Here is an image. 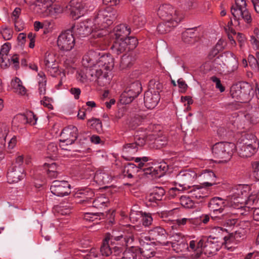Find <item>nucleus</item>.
I'll list each match as a JSON object with an SVG mask.
<instances>
[{
    "mask_svg": "<svg viewBox=\"0 0 259 259\" xmlns=\"http://www.w3.org/2000/svg\"><path fill=\"white\" fill-rule=\"evenodd\" d=\"M226 205V202L220 197H214L212 198L209 203L208 207L212 211L211 219L215 221H220L223 219V212L225 207Z\"/></svg>",
    "mask_w": 259,
    "mask_h": 259,
    "instance_id": "obj_15",
    "label": "nucleus"
},
{
    "mask_svg": "<svg viewBox=\"0 0 259 259\" xmlns=\"http://www.w3.org/2000/svg\"><path fill=\"white\" fill-rule=\"evenodd\" d=\"M204 187H203L202 185L201 186H193L192 189L190 191V192L193 193V196L196 198L199 199L200 198H203L205 196V195H204L202 192L203 191V188Z\"/></svg>",
    "mask_w": 259,
    "mask_h": 259,
    "instance_id": "obj_45",
    "label": "nucleus"
},
{
    "mask_svg": "<svg viewBox=\"0 0 259 259\" xmlns=\"http://www.w3.org/2000/svg\"><path fill=\"white\" fill-rule=\"evenodd\" d=\"M140 168L134 163H129L125 165L122 170L124 178H132L138 172Z\"/></svg>",
    "mask_w": 259,
    "mask_h": 259,
    "instance_id": "obj_30",
    "label": "nucleus"
},
{
    "mask_svg": "<svg viewBox=\"0 0 259 259\" xmlns=\"http://www.w3.org/2000/svg\"><path fill=\"white\" fill-rule=\"evenodd\" d=\"M151 193L157 196V199L161 200L165 194V191L162 187H155Z\"/></svg>",
    "mask_w": 259,
    "mask_h": 259,
    "instance_id": "obj_53",
    "label": "nucleus"
},
{
    "mask_svg": "<svg viewBox=\"0 0 259 259\" xmlns=\"http://www.w3.org/2000/svg\"><path fill=\"white\" fill-rule=\"evenodd\" d=\"M142 85L139 81L132 83L120 96V101L124 104L131 103L142 91Z\"/></svg>",
    "mask_w": 259,
    "mask_h": 259,
    "instance_id": "obj_14",
    "label": "nucleus"
},
{
    "mask_svg": "<svg viewBox=\"0 0 259 259\" xmlns=\"http://www.w3.org/2000/svg\"><path fill=\"white\" fill-rule=\"evenodd\" d=\"M94 196L93 191L89 188H85L77 191L74 194V198L77 203L88 204Z\"/></svg>",
    "mask_w": 259,
    "mask_h": 259,
    "instance_id": "obj_20",
    "label": "nucleus"
},
{
    "mask_svg": "<svg viewBox=\"0 0 259 259\" xmlns=\"http://www.w3.org/2000/svg\"><path fill=\"white\" fill-rule=\"evenodd\" d=\"M211 235L213 238H216L217 240H219V238L224 237L225 235L228 233L227 230L220 227H213L211 230Z\"/></svg>",
    "mask_w": 259,
    "mask_h": 259,
    "instance_id": "obj_35",
    "label": "nucleus"
},
{
    "mask_svg": "<svg viewBox=\"0 0 259 259\" xmlns=\"http://www.w3.org/2000/svg\"><path fill=\"white\" fill-rule=\"evenodd\" d=\"M149 235L152 240H155L160 243L164 245L163 242L166 238L167 234L165 230L159 226H157L149 231Z\"/></svg>",
    "mask_w": 259,
    "mask_h": 259,
    "instance_id": "obj_23",
    "label": "nucleus"
},
{
    "mask_svg": "<svg viewBox=\"0 0 259 259\" xmlns=\"http://www.w3.org/2000/svg\"><path fill=\"white\" fill-rule=\"evenodd\" d=\"M250 187L248 185H239L234 187L228 196V200L231 205L236 209L245 206L248 200H253L250 195Z\"/></svg>",
    "mask_w": 259,
    "mask_h": 259,
    "instance_id": "obj_4",
    "label": "nucleus"
},
{
    "mask_svg": "<svg viewBox=\"0 0 259 259\" xmlns=\"http://www.w3.org/2000/svg\"><path fill=\"white\" fill-rule=\"evenodd\" d=\"M253 175L255 179L259 181V163L253 162L252 164Z\"/></svg>",
    "mask_w": 259,
    "mask_h": 259,
    "instance_id": "obj_64",
    "label": "nucleus"
},
{
    "mask_svg": "<svg viewBox=\"0 0 259 259\" xmlns=\"http://www.w3.org/2000/svg\"><path fill=\"white\" fill-rule=\"evenodd\" d=\"M97 54L90 51L83 56L82 64L85 67H93L99 77H104L107 74L108 78V84L110 80L111 71L114 65V59L109 55H103L97 60Z\"/></svg>",
    "mask_w": 259,
    "mask_h": 259,
    "instance_id": "obj_3",
    "label": "nucleus"
},
{
    "mask_svg": "<svg viewBox=\"0 0 259 259\" xmlns=\"http://www.w3.org/2000/svg\"><path fill=\"white\" fill-rule=\"evenodd\" d=\"M130 33V28L126 24H121L114 28L111 36L113 38L125 39Z\"/></svg>",
    "mask_w": 259,
    "mask_h": 259,
    "instance_id": "obj_24",
    "label": "nucleus"
},
{
    "mask_svg": "<svg viewBox=\"0 0 259 259\" xmlns=\"http://www.w3.org/2000/svg\"><path fill=\"white\" fill-rule=\"evenodd\" d=\"M117 16V12L112 8L107 7L99 10L93 20L88 19L72 27L73 34L79 37H85L89 34L94 38L105 36L106 30Z\"/></svg>",
    "mask_w": 259,
    "mask_h": 259,
    "instance_id": "obj_1",
    "label": "nucleus"
},
{
    "mask_svg": "<svg viewBox=\"0 0 259 259\" xmlns=\"http://www.w3.org/2000/svg\"><path fill=\"white\" fill-rule=\"evenodd\" d=\"M88 124L97 133H101L102 131V124L99 119L95 118L90 120L88 121Z\"/></svg>",
    "mask_w": 259,
    "mask_h": 259,
    "instance_id": "obj_42",
    "label": "nucleus"
},
{
    "mask_svg": "<svg viewBox=\"0 0 259 259\" xmlns=\"http://www.w3.org/2000/svg\"><path fill=\"white\" fill-rule=\"evenodd\" d=\"M48 153L52 156L56 155L58 150L57 145L55 143H50L47 147Z\"/></svg>",
    "mask_w": 259,
    "mask_h": 259,
    "instance_id": "obj_56",
    "label": "nucleus"
},
{
    "mask_svg": "<svg viewBox=\"0 0 259 259\" xmlns=\"http://www.w3.org/2000/svg\"><path fill=\"white\" fill-rule=\"evenodd\" d=\"M146 19L145 16L143 14L135 15L133 17V23L137 27H142L146 23Z\"/></svg>",
    "mask_w": 259,
    "mask_h": 259,
    "instance_id": "obj_43",
    "label": "nucleus"
},
{
    "mask_svg": "<svg viewBox=\"0 0 259 259\" xmlns=\"http://www.w3.org/2000/svg\"><path fill=\"white\" fill-rule=\"evenodd\" d=\"M24 171L23 166L12 165L7 173L8 183L10 184L18 183L24 178Z\"/></svg>",
    "mask_w": 259,
    "mask_h": 259,
    "instance_id": "obj_19",
    "label": "nucleus"
},
{
    "mask_svg": "<svg viewBox=\"0 0 259 259\" xmlns=\"http://www.w3.org/2000/svg\"><path fill=\"white\" fill-rule=\"evenodd\" d=\"M113 44L111 47L113 52L117 55L120 54L125 51L127 49V42L124 39L114 38Z\"/></svg>",
    "mask_w": 259,
    "mask_h": 259,
    "instance_id": "obj_29",
    "label": "nucleus"
},
{
    "mask_svg": "<svg viewBox=\"0 0 259 259\" xmlns=\"http://www.w3.org/2000/svg\"><path fill=\"white\" fill-rule=\"evenodd\" d=\"M240 85L241 87V94L243 99L249 94L250 91L253 90V88L247 82L240 83Z\"/></svg>",
    "mask_w": 259,
    "mask_h": 259,
    "instance_id": "obj_47",
    "label": "nucleus"
},
{
    "mask_svg": "<svg viewBox=\"0 0 259 259\" xmlns=\"http://www.w3.org/2000/svg\"><path fill=\"white\" fill-rule=\"evenodd\" d=\"M59 49L62 51H69L75 45V38L71 30L62 32L58 37L57 41Z\"/></svg>",
    "mask_w": 259,
    "mask_h": 259,
    "instance_id": "obj_13",
    "label": "nucleus"
},
{
    "mask_svg": "<svg viewBox=\"0 0 259 259\" xmlns=\"http://www.w3.org/2000/svg\"><path fill=\"white\" fill-rule=\"evenodd\" d=\"M231 94L232 98L238 100H243L241 94V87L240 85V83L234 85L231 87Z\"/></svg>",
    "mask_w": 259,
    "mask_h": 259,
    "instance_id": "obj_41",
    "label": "nucleus"
},
{
    "mask_svg": "<svg viewBox=\"0 0 259 259\" xmlns=\"http://www.w3.org/2000/svg\"><path fill=\"white\" fill-rule=\"evenodd\" d=\"M259 146H244L242 144L237 145L238 148V153L242 157H250L254 155L257 151Z\"/></svg>",
    "mask_w": 259,
    "mask_h": 259,
    "instance_id": "obj_27",
    "label": "nucleus"
},
{
    "mask_svg": "<svg viewBox=\"0 0 259 259\" xmlns=\"http://www.w3.org/2000/svg\"><path fill=\"white\" fill-rule=\"evenodd\" d=\"M108 203V198L101 195L93 201V206L97 208H103L107 206Z\"/></svg>",
    "mask_w": 259,
    "mask_h": 259,
    "instance_id": "obj_36",
    "label": "nucleus"
},
{
    "mask_svg": "<svg viewBox=\"0 0 259 259\" xmlns=\"http://www.w3.org/2000/svg\"><path fill=\"white\" fill-rule=\"evenodd\" d=\"M175 221L179 227H181L186 225L187 223L190 224L193 223L195 220L192 218H182L177 219Z\"/></svg>",
    "mask_w": 259,
    "mask_h": 259,
    "instance_id": "obj_57",
    "label": "nucleus"
},
{
    "mask_svg": "<svg viewBox=\"0 0 259 259\" xmlns=\"http://www.w3.org/2000/svg\"><path fill=\"white\" fill-rule=\"evenodd\" d=\"M83 67V69L77 72L76 77L78 81L82 83L95 81L101 87L108 84V78H107V74L104 77H99L96 72H94L95 69L93 67Z\"/></svg>",
    "mask_w": 259,
    "mask_h": 259,
    "instance_id": "obj_5",
    "label": "nucleus"
},
{
    "mask_svg": "<svg viewBox=\"0 0 259 259\" xmlns=\"http://www.w3.org/2000/svg\"><path fill=\"white\" fill-rule=\"evenodd\" d=\"M177 26L172 25V23L168 21H163V22L157 26V30L159 33L164 34L169 32L173 27Z\"/></svg>",
    "mask_w": 259,
    "mask_h": 259,
    "instance_id": "obj_34",
    "label": "nucleus"
},
{
    "mask_svg": "<svg viewBox=\"0 0 259 259\" xmlns=\"http://www.w3.org/2000/svg\"><path fill=\"white\" fill-rule=\"evenodd\" d=\"M134 159L136 162L139 163L138 166L142 169L145 165V162L148 161L149 158L147 157H143L142 158L137 157Z\"/></svg>",
    "mask_w": 259,
    "mask_h": 259,
    "instance_id": "obj_61",
    "label": "nucleus"
},
{
    "mask_svg": "<svg viewBox=\"0 0 259 259\" xmlns=\"http://www.w3.org/2000/svg\"><path fill=\"white\" fill-rule=\"evenodd\" d=\"M25 114H19L16 115L13 120L12 123L14 126H19L20 124H25L27 123Z\"/></svg>",
    "mask_w": 259,
    "mask_h": 259,
    "instance_id": "obj_44",
    "label": "nucleus"
},
{
    "mask_svg": "<svg viewBox=\"0 0 259 259\" xmlns=\"http://www.w3.org/2000/svg\"><path fill=\"white\" fill-rule=\"evenodd\" d=\"M56 61L55 55L53 53H46L44 60L46 69L56 65Z\"/></svg>",
    "mask_w": 259,
    "mask_h": 259,
    "instance_id": "obj_40",
    "label": "nucleus"
},
{
    "mask_svg": "<svg viewBox=\"0 0 259 259\" xmlns=\"http://www.w3.org/2000/svg\"><path fill=\"white\" fill-rule=\"evenodd\" d=\"M112 177L106 169H99L94 175V180L99 185H104L110 183Z\"/></svg>",
    "mask_w": 259,
    "mask_h": 259,
    "instance_id": "obj_25",
    "label": "nucleus"
},
{
    "mask_svg": "<svg viewBox=\"0 0 259 259\" xmlns=\"http://www.w3.org/2000/svg\"><path fill=\"white\" fill-rule=\"evenodd\" d=\"M50 190L58 197H64L71 193V186L66 181H54L50 186Z\"/></svg>",
    "mask_w": 259,
    "mask_h": 259,
    "instance_id": "obj_16",
    "label": "nucleus"
},
{
    "mask_svg": "<svg viewBox=\"0 0 259 259\" xmlns=\"http://www.w3.org/2000/svg\"><path fill=\"white\" fill-rule=\"evenodd\" d=\"M141 221L145 227H148L151 225L153 222V218L150 213L143 212V216L141 218Z\"/></svg>",
    "mask_w": 259,
    "mask_h": 259,
    "instance_id": "obj_51",
    "label": "nucleus"
},
{
    "mask_svg": "<svg viewBox=\"0 0 259 259\" xmlns=\"http://www.w3.org/2000/svg\"><path fill=\"white\" fill-rule=\"evenodd\" d=\"M144 138L136 137L134 142L125 144L122 148V157L126 160H132L135 158L133 155L145 144Z\"/></svg>",
    "mask_w": 259,
    "mask_h": 259,
    "instance_id": "obj_12",
    "label": "nucleus"
},
{
    "mask_svg": "<svg viewBox=\"0 0 259 259\" xmlns=\"http://www.w3.org/2000/svg\"><path fill=\"white\" fill-rule=\"evenodd\" d=\"M135 233V226H128L122 230H113L111 234L107 233L100 248L102 255L108 256L112 253L118 255L125 247H133Z\"/></svg>",
    "mask_w": 259,
    "mask_h": 259,
    "instance_id": "obj_2",
    "label": "nucleus"
},
{
    "mask_svg": "<svg viewBox=\"0 0 259 259\" xmlns=\"http://www.w3.org/2000/svg\"><path fill=\"white\" fill-rule=\"evenodd\" d=\"M48 73L52 77H56L58 76L61 77V80H65V73L59 69L58 65H55L53 66L46 68Z\"/></svg>",
    "mask_w": 259,
    "mask_h": 259,
    "instance_id": "obj_33",
    "label": "nucleus"
},
{
    "mask_svg": "<svg viewBox=\"0 0 259 259\" xmlns=\"http://www.w3.org/2000/svg\"><path fill=\"white\" fill-rule=\"evenodd\" d=\"M197 173L196 171L186 169L181 171L176 176V184L180 187L182 190H186L191 188V185L197 179Z\"/></svg>",
    "mask_w": 259,
    "mask_h": 259,
    "instance_id": "obj_11",
    "label": "nucleus"
},
{
    "mask_svg": "<svg viewBox=\"0 0 259 259\" xmlns=\"http://www.w3.org/2000/svg\"><path fill=\"white\" fill-rule=\"evenodd\" d=\"M11 85L13 91L21 95H24L26 94V90L23 85L21 80L18 77H15L11 82Z\"/></svg>",
    "mask_w": 259,
    "mask_h": 259,
    "instance_id": "obj_31",
    "label": "nucleus"
},
{
    "mask_svg": "<svg viewBox=\"0 0 259 259\" xmlns=\"http://www.w3.org/2000/svg\"><path fill=\"white\" fill-rule=\"evenodd\" d=\"M39 92L40 95H44L46 93V86L47 79L45 73L43 72H40L38 73Z\"/></svg>",
    "mask_w": 259,
    "mask_h": 259,
    "instance_id": "obj_38",
    "label": "nucleus"
},
{
    "mask_svg": "<svg viewBox=\"0 0 259 259\" xmlns=\"http://www.w3.org/2000/svg\"><path fill=\"white\" fill-rule=\"evenodd\" d=\"M231 12L235 19L238 21L242 20L248 25L251 23L252 17L250 13L246 8V3L245 0H235V4L232 6Z\"/></svg>",
    "mask_w": 259,
    "mask_h": 259,
    "instance_id": "obj_10",
    "label": "nucleus"
},
{
    "mask_svg": "<svg viewBox=\"0 0 259 259\" xmlns=\"http://www.w3.org/2000/svg\"><path fill=\"white\" fill-rule=\"evenodd\" d=\"M140 253L144 257L147 259L154 256L155 254L153 247L149 244L140 248Z\"/></svg>",
    "mask_w": 259,
    "mask_h": 259,
    "instance_id": "obj_37",
    "label": "nucleus"
},
{
    "mask_svg": "<svg viewBox=\"0 0 259 259\" xmlns=\"http://www.w3.org/2000/svg\"><path fill=\"white\" fill-rule=\"evenodd\" d=\"M84 259H99L97 250L95 248L91 249L85 256Z\"/></svg>",
    "mask_w": 259,
    "mask_h": 259,
    "instance_id": "obj_60",
    "label": "nucleus"
},
{
    "mask_svg": "<svg viewBox=\"0 0 259 259\" xmlns=\"http://www.w3.org/2000/svg\"><path fill=\"white\" fill-rule=\"evenodd\" d=\"M69 6L70 15L72 19L75 20L83 16L87 12L92 11L95 7V3L87 1L82 3L80 0H71Z\"/></svg>",
    "mask_w": 259,
    "mask_h": 259,
    "instance_id": "obj_9",
    "label": "nucleus"
},
{
    "mask_svg": "<svg viewBox=\"0 0 259 259\" xmlns=\"http://www.w3.org/2000/svg\"><path fill=\"white\" fill-rule=\"evenodd\" d=\"M170 241L165 242L164 245L168 246L169 245L174 248V250L177 252L179 251L178 248L177 246L180 247L182 246L184 248H188V245L182 240H183V235L181 233H175L170 237Z\"/></svg>",
    "mask_w": 259,
    "mask_h": 259,
    "instance_id": "obj_22",
    "label": "nucleus"
},
{
    "mask_svg": "<svg viewBox=\"0 0 259 259\" xmlns=\"http://www.w3.org/2000/svg\"><path fill=\"white\" fill-rule=\"evenodd\" d=\"M11 49V45L9 42L4 44L1 47L0 55L2 56V59L4 56H7L9 53Z\"/></svg>",
    "mask_w": 259,
    "mask_h": 259,
    "instance_id": "obj_59",
    "label": "nucleus"
},
{
    "mask_svg": "<svg viewBox=\"0 0 259 259\" xmlns=\"http://www.w3.org/2000/svg\"><path fill=\"white\" fill-rule=\"evenodd\" d=\"M25 116L26 117V120H28L27 123L31 125H35L36 123L37 118L32 111L27 112L25 114Z\"/></svg>",
    "mask_w": 259,
    "mask_h": 259,
    "instance_id": "obj_54",
    "label": "nucleus"
},
{
    "mask_svg": "<svg viewBox=\"0 0 259 259\" xmlns=\"http://www.w3.org/2000/svg\"><path fill=\"white\" fill-rule=\"evenodd\" d=\"M157 15L163 21H168L173 25H178L182 19L179 12L170 4H165L160 6Z\"/></svg>",
    "mask_w": 259,
    "mask_h": 259,
    "instance_id": "obj_7",
    "label": "nucleus"
},
{
    "mask_svg": "<svg viewBox=\"0 0 259 259\" xmlns=\"http://www.w3.org/2000/svg\"><path fill=\"white\" fill-rule=\"evenodd\" d=\"M180 203L185 208H191L194 205V202L189 197L183 196L180 198Z\"/></svg>",
    "mask_w": 259,
    "mask_h": 259,
    "instance_id": "obj_46",
    "label": "nucleus"
},
{
    "mask_svg": "<svg viewBox=\"0 0 259 259\" xmlns=\"http://www.w3.org/2000/svg\"><path fill=\"white\" fill-rule=\"evenodd\" d=\"M51 25V21H45L44 23H41L39 21H35L34 23V28L35 31H38L41 28H44L45 29H47L48 27H49Z\"/></svg>",
    "mask_w": 259,
    "mask_h": 259,
    "instance_id": "obj_55",
    "label": "nucleus"
},
{
    "mask_svg": "<svg viewBox=\"0 0 259 259\" xmlns=\"http://www.w3.org/2000/svg\"><path fill=\"white\" fill-rule=\"evenodd\" d=\"M197 179L203 187H207L216 184L217 177L211 170H202L200 173L197 174Z\"/></svg>",
    "mask_w": 259,
    "mask_h": 259,
    "instance_id": "obj_18",
    "label": "nucleus"
},
{
    "mask_svg": "<svg viewBox=\"0 0 259 259\" xmlns=\"http://www.w3.org/2000/svg\"><path fill=\"white\" fill-rule=\"evenodd\" d=\"M14 23L15 30L17 31H22L24 28V24L20 19L13 21Z\"/></svg>",
    "mask_w": 259,
    "mask_h": 259,
    "instance_id": "obj_62",
    "label": "nucleus"
},
{
    "mask_svg": "<svg viewBox=\"0 0 259 259\" xmlns=\"http://www.w3.org/2000/svg\"><path fill=\"white\" fill-rule=\"evenodd\" d=\"M241 144L247 146H259L257 138L250 134H244L241 136L237 145Z\"/></svg>",
    "mask_w": 259,
    "mask_h": 259,
    "instance_id": "obj_28",
    "label": "nucleus"
},
{
    "mask_svg": "<svg viewBox=\"0 0 259 259\" xmlns=\"http://www.w3.org/2000/svg\"><path fill=\"white\" fill-rule=\"evenodd\" d=\"M131 58L128 56H123L121 58L120 65L122 68L128 67L130 66V62Z\"/></svg>",
    "mask_w": 259,
    "mask_h": 259,
    "instance_id": "obj_63",
    "label": "nucleus"
},
{
    "mask_svg": "<svg viewBox=\"0 0 259 259\" xmlns=\"http://www.w3.org/2000/svg\"><path fill=\"white\" fill-rule=\"evenodd\" d=\"M248 61L249 66L254 70L259 69V61L255 58L252 55H249L248 57Z\"/></svg>",
    "mask_w": 259,
    "mask_h": 259,
    "instance_id": "obj_52",
    "label": "nucleus"
},
{
    "mask_svg": "<svg viewBox=\"0 0 259 259\" xmlns=\"http://www.w3.org/2000/svg\"><path fill=\"white\" fill-rule=\"evenodd\" d=\"M143 212L132 210L130 214V219L131 222L135 223L141 220Z\"/></svg>",
    "mask_w": 259,
    "mask_h": 259,
    "instance_id": "obj_49",
    "label": "nucleus"
},
{
    "mask_svg": "<svg viewBox=\"0 0 259 259\" xmlns=\"http://www.w3.org/2000/svg\"><path fill=\"white\" fill-rule=\"evenodd\" d=\"M78 136V129L72 125L64 128L60 135L61 138L64 141H67L68 144H73Z\"/></svg>",
    "mask_w": 259,
    "mask_h": 259,
    "instance_id": "obj_21",
    "label": "nucleus"
},
{
    "mask_svg": "<svg viewBox=\"0 0 259 259\" xmlns=\"http://www.w3.org/2000/svg\"><path fill=\"white\" fill-rule=\"evenodd\" d=\"M121 259H137V255L135 252L128 249L123 253V256Z\"/></svg>",
    "mask_w": 259,
    "mask_h": 259,
    "instance_id": "obj_58",
    "label": "nucleus"
},
{
    "mask_svg": "<svg viewBox=\"0 0 259 259\" xmlns=\"http://www.w3.org/2000/svg\"><path fill=\"white\" fill-rule=\"evenodd\" d=\"M241 237V233L238 231H236L235 233H228L225 235L223 237L224 243L226 247L230 249L232 248V244H236L239 241Z\"/></svg>",
    "mask_w": 259,
    "mask_h": 259,
    "instance_id": "obj_26",
    "label": "nucleus"
},
{
    "mask_svg": "<svg viewBox=\"0 0 259 259\" xmlns=\"http://www.w3.org/2000/svg\"><path fill=\"white\" fill-rule=\"evenodd\" d=\"M3 129L4 130V132L2 134V137H0V161L5 157V152L4 150L5 147L6 139L8 133L7 127L5 125L3 126Z\"/></svg>",
    "mask_w": 259,
    "mask_h": 259,
    "instance_id": "obj_39",
    "label": "nucleus"
},
{
    "mask_svg": "<svg viewBox=\"0 0 259 259\" xmlns=\"http://www.w3.org/2000/svg\"><path fill=\"white\" fill-rule=\"evenodd\" d=\"M150 81V88L144 95V104L148 109L154 108L160 101L159 92L162 89V84L159 82Z\"/></svg>",
    "mask_w": 259,
    "mask_h": 259,
    "instance_id": "obj_8",
    "label": "nucleus"
},
{
    "mask_svg": "<svg viewBox=\"0 0 259 259\" xmlns=\"http://www.w3.org/2000/svg\"><path fill=\"white\" fill-rule=\"evenodd\" d=\"M223 244L216 238H213L212 235H210L207 238L205 244L202 248V253L207 256L212 255L215 254L221 248Z\"/></svg>",
    "mask_w": 259,
    "mask_h": 259,
    "instance_id": "obj_17",
    "label": "nucleus"
},
{
    "mask_svg": "<svg viewBox=\"0 0 259 259\" xmlns=\"http://www.w3.org/2000/svg\"><path fill=\"white\" fill-rule=\"evenodd\" d=\"M194 36V33L192 31V29H187L183 32L182 34V38L184 41L188 44L191 42V39H192Z\"/></svg>",
    "mask_w": 259,
    "mask_h": 259,
    "instance_id": "obj_50",
    "label": "nucleus"
},
{
    "mask_svg": "<svg viewBox=\"0 0 259 259\" xmlns=\"http://www.w3.org/2000/svg\"><path fill=\"white\" fill-rule=\"evenodd\" d=\"M124 40L125 42H127V49L128 50L135 49L138 44V39L135 37H126Z\"/></svg>",
    "mask_w": 259,
    "mask_h": 259,
    "instance_id": "obj_48",
    "label": "nucleus"
},
{
    "mask_svg": "<svg viewBox=\"0 0 259 259\" xmlns=\"http://www.w3.org/2000/svg\"><path fill=\"white\" fill-rule=\"evenodd\" d=\"M236 146L233 143L219 142L212 147L214 157L220 159V162H226L232 157Z\"/></svg>",
    "mask_w": 259,
    "mask_h": 259,
    "instance_id": "obj_6",
    "label": "nucleus"
},
{
    "mask_svg": "<svg viewBox=\"0 0 259 259\" xmlns=\"http://www.w3.org/2000/svg\"><path fill=\"white\" fill-rule=\"evenodd\" d=\"M44 168L46 170V172L48 177L51 178H55L57 177L58 175V171L57 167L55 163H45L44 164Z\"/></svg>",
    "mask_w": 259,
    "mask_h": 259,
    "instance_id": "obj_32",
    "label": "nucleus"
}]
</instances>
